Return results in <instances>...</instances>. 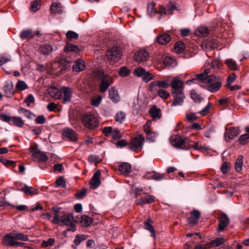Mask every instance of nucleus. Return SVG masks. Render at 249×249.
<instances>
[{"mask_svg": "<svg viewBox=\"0 0 249 249\" xmlns=\"http://www.w3.org/2000/svg\"><path fill=\"white\" fill-rule=\"evenodd\" d=\"M53 223L61 226L64 225L69 226L66 231L74 232L76 231L75 220L71 213L64 214L63 216H59L56 213L53 218Z\"/></svg>", "mask_w": 249, "mask_h": 249, "instance_id": "f257e3e1", "label": "nucleus"}, {"mask_svg": "<svg viewBox=\"0 0 249 249\" xmlns=\"http://www.w3.org/2000/svg\"><path fill=\"white\" fill-rule=\"evenodd\" d=\"M92 76L96 78L101 80L100 85V91L105 92L108 87L113 83L112 77L105 74L102 71L96 70L92 72Z\"/></svg>", "mask_w": 249, "mask_h": 249, "instance_id": "f03ea898", "label": "nucleus"}, {"mask_svg": "<svg viewBox=\"0 0 249 249\" xmlns=\"http://www.w3.org/2000/svg\"><path fill=\"white\" fill-rule=\"evenodd\" d=\"M207 83L208 84L207 89L211 92L218 91L222 85L221 78L213 75H210L208 77Z\"/></svg>", "mask_w": 249, "mask_h": 249, "instance_id": "7ed1b4c3", "label": "nucleus"}, {"mask_svg": "<svg viewBox=\"0 0 249 249\" xmlns=\"http://www.w3.org/2000/svg\"><path fill=\"white\" fill-rule=\"evenodd\" d=\"M123 55L122 49L118 46H115L107 51L106 56L108 60L113 62H118L121 59Z\"/></svg>", "mask_w": 249, "mask_h": 249, "instance_id": "20e7f679", "label": "nucleus"}, {"mask_svg": "<svg viewBox=\"0 0 249 249\" xmlns=\"http://www.w3.org/2000/svg\"><path fill=\"white\" fill-rule=\"evenodd\" d=\"M133 74L136 76L142 78L145 82H148L153 79L155 77L153 74L149 71H147L145 69L141 67L136 68L134 69Z\"/></svg>", "mask_w": 249, "mask_h": 249, "instance_id": "39448f33", "label": "nucleus"}, {"mask_svg": "<svg viewBox=\"0 0 249 249\" xmlns=\"http://www.w3.org/2000/svg\"><path fill=\"white\" fill-rule=\"evenodd\" d=\"M82 121L84 125L90 129L96 127L98 124L97 119L92 114L84 115L82 118Z\"/></svg>", "mask_w": 249, "mask_h": 249, "instance_id": "423d86ee", "label": "nucleus"}, {"mask_svg": "<svg viewBox=\"0 0 249 249\" xmlns=\"http://www.w3.org/2000/svg\"><path fill=\"white\" fill-rule=\"evenodd\" d=\"M30 151L33 154V156L39 162L47 161V154L46 152H42L36 144L33 145L30 147Z\"/></svg>", "mask_w": 249, "mask_h": 249, "instance_id": "0eeeda50", "label": "nucleus"}, {"mask_svg": "<svg viewBox=\"0 0 249 249\" xmlns=\"http://www.w3.org/2000/svg\"><path fill=\"white\" fill-rule=\"evenodd\" d=\"M144 141V138L142 135L138 136L130 142L128 147L133 151H138L142 148Z\"/></svg>", "mask_w": 249, "mask_h": 249, "instance_id": "6e6552de", "label": "nucleus"}, {"mask_svg": "<svg viewBox=\"0 0 249 249\" xmlns=\"http://www.w3.org/2000/svg\"><path fill=\"white\" fill-rule=\"evenodd\" d=\"M170 86L172 88V94L179 92H183V82L177 77H175L172 80Z\"/></svg>", "mask_w": 249, "mask_h": 249, "instance_id": "1a4fd4ad", "label": "nucleus"}, {"mask_svg": "<svg viewBox=\"0 0 249 249\" xmlns=\"http://www.w3.org/2000/svg\"><path fill=\"white\" fill-rule=\"evenodd\" d=\"M218 221L219 222L218 227L217 231L218 232L223 231L226 227H227L230 224V219L228 216L225 213H223L220 215L218 217Z\"/></svg>", "mask_w": 249, "mask_h": 249, "instance_id": "9d476101", "label": "nucleus"}, {"mask_svg": "<svg viewBox=\"0 0 249 249\" xmlns=\"http://www.w3.org/2000/svg\"><path fill=\"white\" fill-rule=\"evenodd\" d=\"M172 144L176 148L178 149H185L183 147L187 139H183L179 136L176 135L172 136L170 138Z\"/></svg>", "mask_w": 249, "mask_h": 249, "instance_id": "9b49d317", "label": "nucleus"}, {"mask_svg": "<svg viewBox=\"0 0 249 249\" xmlns=\"http://www.w3.org/2000/svg\"><path fill=\"white\" fill-rule=\"evenodd\" d=\"M61 94H63L62 102L64 104L70 102L71 100L73 90L72 88L68 87L62 86L61 87Z\"/></svg>", "mask_w": 249, "mask_h": 249, "instance_id": "f8f14e48", "label": "nucleus"}, {"mask_svg": "<svg viewBox=\"0 0 249 249\" xmlns=\"http://www.w3.org/2000/svg\"><path fill=\"white\" fill-rule=\"evenodd\" d=\"M149 57L148 53L145 50H140L137 52L134 56V59L136 62L141 63L146 61Z\"/></svg>", "mask_w": 249, "mask_h": 249, "instance_id": "ddd939ff", "label": "nucleus"}, {"mask_svg": "<svg viewBox=\"0 0 249 249\" xmlns=\"http://www.w3.org/2000/svg\"><path fill=\"white\" fill-rule=\"evenodd\" d=\"M101 174L100 170H97L93 174L90 180V188L92 189H96L101 184L100 177Z\"/></svg>", "mask_w": 249, "mask_h": 249, "instance_id": "4468645a", "label": "nucleus"}, {"mask_svg": "<svg viewBox=\"0 0 249 249\" xmlns=\"http://www.w3.org/2000/svg\"><path fill=\"white\" fill-rule=\"evenodd\" d=\"M239 133L240 130L237 128L230 127L229 129H226L225 133V140L226 141H229L237 137Z\"/></svg>", "mask_w": 249, "mask_h": 249, "instance_id": "2eb2a0df", "label": "nucleus"}, {"mask_svg": "<svg viewBox=\"0 0 249 249\" xmlns=\"http://www.w3.org/2000/svg\"><path fill=\"white\" fill-rule=\"evenodd\" d=\"M156 197L153 195H148L141 197L136 200V204L142 206L146 204H150L155 202Z\"/></svg>", "mask_w": 249, "mask_h": 249, "instance_id": "dca6fc26", "label": "nucleus"}, {"mask_svg": "<svg viewBox=\"0 0 249 249\" xmlns=\"http://www.w3.org/2000/svg\"><path fill=\"white\" fill-rule=\"evenodd\" d=\"M176 7L174 3H171L165 7L160 6L159 10V13L161 15H172Z\"/></svg>", "mask_w": 249, "mask_h": 249, "instance_id": "f3484780", "label": "nucleus"}, {"mask_svg": "<svg viewBox=\"0 0 249 249\" xmlns=\"http://www.w3.org/2000/svg\"><path fill=\"white\" fill-rule=\"evenodd\" d=\"M191 216L187 218V222L189 224L195 225L200 217V213L196 209H194L190 213Z\"/></svg>", "mask_w": 249, "mask_h": 249, "instance_id": "a211bd4d", "label": "nucleus"}, {"mask_svg": "<svg viewBox=\"0 0 249 249\" xmlns=\"http://www.w3.org/2000/svg\"><path fill=\"white\" fill-rule=\"evenodd\" d=\"M50 11L51 14L56 16L63 13V7L59 2H53L50 6Z\"/></svg>", "mask_w": 249, "mask_h": 249, "instance_id": "6ab92c4d", "label": "nucleus"}, {"mask_svg": "<svg viewBox=\"0 0 249 249\" xmlns=\"http://www.w3.org/2000/svg\"><path fill=\"white\" fill-rule=\"evenodd\" d=\"M172 96L174 97V99L172 106H181L182 105L184 99L185 98V95L183 92L172 94Z\"/></svg>", "mask_w": 249, "mask_h": 249, "instance_id": "aec40b11", "label": "nucleus"}, {"mask_svg": "<svg viewBox=\"0 0 249 249\" xmlns=\"http://www.w3.org/2000/svg\"><path fill=\"white\" fill-rule=\"evenodd\" d=\"M16 240L12 232L9 234H6L3 239L2 244L5 246L10 247H14L15 245Z\"/></svg>", "mask_w": 249, "mask_h": 249, "instance_id": "412c9836", "label": "nucleus"}, {"mask_svg": "<svg viewBox=\"0 0 249 249\" xmlns=\"http://www.w3.org/2000/svg\"><path fill=\"white\" fill-rule=\"evenodd\" d=\"M131 166L127 162H121L119 165L118 170L124 176L128 175L131 172Z\"/></svg>", "mask_w": 249, "mask_h": 249, "instance_id": "4be33fe9", "label": "nucleus"}, {"mask_svg": "<svg viewBox=\"0 0 249 249\" xmlns=\"http://www.w3.org/2000/svg\"><path fill=\"white\" fill-rule=\"evenodd\" d=\"M48 93L50 96L56 99H60L61 97V89L59 90L54 86L48 88Z\"/></svg>", "mask_w": 249, "mask_h": 249, "instance_id": "5701e85b", "label": "nucleus"}, {"mask_svg": "<svg viewBox=\"0 0 249 249\" xmlns=\"http://www.w3.org/2000/svg\"><path fill=\"white\" fill-rule=\"evenodd\" d=\"M151 124L152 121L149 120L143 126V129L146 134L147 138L149 140H152V139L155 136V133H152V128L151 127Z\"/></svg>", "mask_w": 249, "mask_h": 249, "instance_id": "b1692460", "label": "nucleus"}, {"mask_svg": "<svg viewBox=\"0 0 249 249\" xmlns=\"http://www.w3.org/2000/svg\"><path fill=\"white\" fill-rule=\"evenodd\" d=\"M149 112L154 121L159 120L161 118V110L160 108H158L156 106L152 107L150 108Z\"/></svg>", "mask_w": 249, "mask_h": 249, "instance_id": "393cba45", "label": "nucleus"}, {"mask_svg": "<svg viewBox=\"0 0 249 249\" xmlns=\"http://www.w3.org/2000/svg\"><path fill=\"white\" fill-rule=\"evenodd\" d=\"M63 135L72 142H75L77 140L76 134L71 129L66 128L63 131Z\"/></svg>", "mask_w": 249, "mask_h": 249, "instance_id": "a878e982", "label": "nucleus"}, {"mask_svg": "<svg viewBox=\"0 0 249 249\" xmlns=\"http://www.w3.org/2000/svg\"><path fill=\"white\" fill-rule=\"evenodd\" d=\"M85 67V61L83 59H79L72 66V71L79 72L84 70Z\"/></svg>", "mask_w": 249, "mask_h": 249, "instance_id": "bb28decb", "label": "nucleus"}, {"mask_svg": "<svg viewBox=\"0 0 249 249\" xmlns=\"http://www.w3.org/2000/svg\"><path fill=\"white\" fill-rule=\"evenodd\" d=\"M109 96L110 99L114 103H118L120 100L118 90L114 87H111L109 90Z\"/></svg>", "mask_w": 249, "mask_h": 249, "instance_id": "cd10ccee", "label": "nucleus"}, {"mask_svg": "<svg viewBox=\"0 0 249 249\" xmlns=\"http://www.w3.org/2000/svg\"><path fill=\"white\" fill-rule=\"evenodd\" d=\"M209 33V30L206 26H200L197 28L195 32L196 36L198 37H205Z\"/></svg>", "mask_w": 249, "mask_h": 249, "instance_id": "c85d7f7f", "label": "nucleus"}, {"mask_svg": "<svg viewBox=\"0 0 249 249\" xmlns=\"http://www.w3.org/2000/svg\"><path fill=\"white\" fill-rule=\"evenodd\" d=\"M14 86L11 81H8L5 83L4 86V91L7 97H10L13 95Z\"/></svg>", "mask_w": 249, "mask_h": 249, "instance_id": "c756f323", "label": "nucleus"}, {"mask_svg": "<svg viewBox=\"0 0 249 249\" xmlns=\"http://www.w3.org/2000/svg\"><path fill=\"white\" fill-rule=\"evenodd\" d=\"M20 191L24 192L27 196H33L37 194V190L33 187H29L25 185L23 187L20 189Z\"/></svg>", "mask_w": 249, "mask_h": 249, "instance_id": "7c9ffc66", "label": "nucleus"}, {"mask_svg": "<svg viewBox=\"0 0 249 249\" xmlns=\"http://www.w3.org/2000/svg\"><path fill=\"white\" fill-rule=\"evenodd\" d=\"M225 242V240L223 238H217L212 240L206 244V248H211L214 247H218Z\"/></svg>", "mask_w": 249, "mask_h": 249, "instance_id": "2f4dec72", "label": "nucleus"}, {"mask_svg": "<svg viewBox=\"0 0 249 249\" xmlns=\"http://www.w3.org/2000/svg\"><path fill=\"white\" fill-rule=\"evenodd\" d=\"M152 223L153 222L150 219H147L144 221V225L145 229L149 231L151 233V236L155 238V230L152 226Z\"/></svg>", "mask_w": 249, "mask_h": 249, "instance_id": "473e14b6", "label": "nucleus"}, {"mask_svg": "<svg viewBox=\"0 0 249 249\" xmlns=\"http://www.w3.org/2000/svg\"><path fill=\"white\" fill-rule=\"evenodd\" d=\"M12 122L14 126L19 128L22 127L24 124L23 119L21 117L17 116H12Z\"/></svg>", "mask_w": 249, "mask_h": 249, "instance_id": "72a5a7b5", "label": "nucleus"}, {"mask_svg": "<svg viewBox=\"0 0 249 249\" xmlns=\"http://www.w3.org/2000/svg\"><path fill=\"white\" fill-rule=\"evenodd\" d=\"M52 69L53 70L52 71L54 74H58L62 71L64 67L61 65L60 62L57 61L53 62L52 65Z\"/></svg>", "mask_w": 249, "mask_h": 249, "instance_id": "f704fd0d", "label": "nucleus"}, {"mask_svg": "<svg viewBox=\"0 0 249 249\" xmlns=\"http://www.w3.org/2000/svg\"><path fill=\"white\" fill-rule=\"evenodd\" d=\"M171 40L170 36L166 34L160 35L157 38L158 42L161 45L167 44Z\"/></svg>", "mask_w": 249, "mask_h": 249, "instance_id": "c9c22d12", "label": "nucleus"}, {"mask_svg": "<svg viewBox=\"0 0 249 249\" xmlns=\"http://www.w3.org/2000/svg\"><path fill=\"white\" fill-rule=\"evenodd\" d=\"M81 226L84 227L89 226L92 222V219L91 217L84 215L81 217L80 221Z\"/></svg>", "mask_w": 249, "mask_h": 249, "instance_id": "e433bc0d", "label": "nucleus"}, {"mask_svg": "<svg viewBox=\"0 0 249 249\" xmlns=\"http://www.w3.org/2000/svg\"><path fill=\"white\" fill-rule=\"evenodd\" d=\"M213 28L214 31L216 33H222L225 31L224 27L221 21H214Z\"/></svg>", "mask_w": 249, "mask_h": 249, "instance_id": "4c0bfd02", "label": "nucleus"}, {"mask_svg": "<svg viewBox=\"0 0 249 249\" xmlns=\"http://www.w3.org/2000/svg\"><path fill=\"white\" fill-rule=\"evenodd\" d=\"M87 238V236L84 234H78L77 235L74 241L75 245H72V247L74 249H76L77 246L80 245L82 242L85 240Z\"/></svg>", "mask_w": 249, "mask_h": 249, "instance_id": "58836bf2", "label": "nucleus"}, {"mask_svg": "<svg viewBox=\"0 0 249 249\" xmlns=\"http://www.w3.org/2000/svg\"><path fill=\"white\" fill-rule=\"evenodd\" d=\"M12 233L13 234L15 240H20L24 241H27L28 240L27 235L20 232H18L16 231H14Z\"/></svg>", "mask_w": 249, "mask_h": 249, "instance_id": "ea45409f", "label": "nucleus"}, {"mask_svg": "<svg viewBox=\"0 0 249 249\" xmlns=\"http://www.w3.org/2000/svg\"><path fill=\"white\" fill-rule=\"evenodd\" d=\"M34 35L32 34L31 30H27L23 31L20 34V37L22 39H26L31 38L33 37Z\"/></svg>", "mask_w": 249, "mask_h": 249, "instance_id": "a19ab883", "label": "nucleus"}, {"mask_svg": "<svg viewBox=\"0 0 249 249\" xmlns=\"http://www.w3.org/2000/svg\"><path fill=\"white\" fill-rule=\"evenodd\" d=\"M225 64L231 70L235 71L237 69L236 62L232 59H228L225 61Z\"/></svg>", "mask_w": 249, "mask_h": 249, "instance_id": "79ce46f5", "label": "nucleus"}, {"mask_svg": "<svg viewBox=\"0 0 249 249\" xmlns=\"http://www.w3.org/2000/svg\"><path fill=\"white\" fill-rule=\"evenodd\" d=\"M126 114L124 112H118L114 117L115 120L117 122L122 123L125 119Z\"/></svg>", "mask_w": 249, "mask_h": 249, "instance_id": "37998d69", "label": "nucleus"}, {"mask_svg": "<svg viewBox=\"0 0 249 249\" xmlns=\"http://www.w3.org/2000/svg\"><path fill=\"white\" fill-rule=\"evenodd\" d=\"M243 157L242 156H238L235 163V169L237 172L240 171L242 169Z\"/></svg>", "mask_w": 249, "mask_h": 249, "instance_id": "c03bdc74", "label": "nucleus"}, {"mask_svg": "<svg viewBox=\"0 0 249 249\" xmlns=\"http://www.w3.org/2000/svg\"><path fill=\"white\" fill-rule=\"evenodd\" d=\"M156 4L154 2H149L147 4V13L152 16L156 13L157 11L155 8Z\"/></svg>", "mask_w": 249, "mask_h": 249, "instance_id": "a18cd8bd", "label": "nucleus"}, {"mask_svg": "<svg viewBox=\"0 0 249 249\" xmlns=\"http://www.w3.org/2000/svg\"><path fill=\"white\" fill-rule=\"evenodd\" d=\"M10 61L11 57L9 55L6 53L0 54V66Z\"/></svg>", "mask_w": 249, "mask_h": 249, "instance_id": "49530a36", "label": "nucleus"}, {"mask_svg": "<svg viewBox=\"0 0 249 249\" xmlns=\"http://www.w3.org/2000/svg\"><path fill=\"white\" fill-rule=\"evenodd\" d=\"M64 51L66 52H73L77 53L79 52V49L77 46L71 44H67L64 48Z\"/></svg>", "mask_w": 249, "mask_h": 249, "instance_id": "de8ad7c7", "label": "nucleus"}, {"mask_svg": "<svg viewBox=\"0 0 249 249\" xmlns=\"http://www.w3.org/2000/svg\"><path fill=\"white\" fill-rule=\"evenodd\" d=\"M16 88L19 90H23L28 88L27 85L22 80H18L16 84Z\"/></svg>", "mask_w": 249, "mask_h": 249, "instance_id": "09e8293b", "label": "nucleus"}, {"mask_svg": "<svg viewBox=\"0 0 249 249\" xmlns=\"http://www.w3.org/2000/svg\"><path fill=\"white\" fill-rule=\"evenodd\" d=\"M185 48L184 44L181 41L177 42L175 46V50L178 53H182Z\"/></svg>", "mask_w": 249, "mask_h": 249, "instance_id": "8fccbe9b", "label": "nucleus"}, {"mask_svg": "<svg viewBox=\"0 0 249 249\" xmlns=\"http://www.w3.org/2000/svg\"><path fill=\"white\" fill-rule=\"evenodd\" d=\"M222 65L220 60L219 59H215L212 61L211 67L212 69L218 70Z\"/></svg>", "mask_w": 249, "mask_h": 249, "instance_id": "3c124183", "label": "nucleus"}, {"mask_svg": "<svg viewBox=\"0 0 249 249\" xmlns=\"http://www.w3.org/2000/svg\"><path fill=\"white\" fill-rule=\"evenodd\" d=\"M212 106V104L211 103H208L207 106L203 109L198 111L197 113L203 116L207 115L210 112V109Z\"/></svg>", "mask_w": 249, "mask_h": 249, "instance_id": "603ef678", "label": "nucleus"}, {"mask_svg": "<svg viewBox=\"0 0 249 249\" xmlns=\"http://www.w3.org/2000/svg\"><path fill=\"white\" fill-rule=\"evenodd\" d=\"M102 100V97L101 95H98L91 100V105L97 107L100 104Z\"/></svg>", "mask_w": 249, "mask_h": 249, "instance_id": "864d4df0", "label": "nucleus"}, {"mask_svg": "<svg viewBox=\"0 0 249 249\" xmlns=\"http://www.w3.org/2000/svg\"><path fill=\"white\" fill-rule=\"evenodd\" d=\"M158 95L161 98L166 99L168 98L170 94L169 92L163 89H160L158 92Z\"/></svg>", "mask_w": 249, "mask_h": 249, "instance_id": "5fc2aeb1", "label": "nucleus"}, {"mask_svg": "<svg viewBox=\"0 0 249 249\" xmlns=\"http://www.w3.org/2000/svg\"><path fill=\"white\" fill-rule=\"evenodd\" d=\"M239 143L241 144H245L249 142V134H245L241 135L239 138Z\"/></svg>", "mask_w": 249, "mask_h": 249, "instance_id": "6e6d98bb", "label": "nucleus"}, {"mask_svg": "<svg viewBox=\"0 0 249 249\" xmlns=\"http://www.w3.org/2000/svg\"><path fill=\"white\" fill-rule=\"evenodd\" d=\"M190 95L191 98L195 102H200L201 100V98L200 96L194 90L191 91Z\"/></svg>", "mask_w": 249, "mask_h": 249, "instance_id": "4d7b16f0", "label": "nucleus"}, {"mask_svg": "<svg viewBox=\"0 0 249 249\" xmlns=\"http://www.w3.org/2000/svg\"><path fill=\"white\" fill-rule=\"evenodd\" d=\"M0 161L4 165L7 166L15 167L16 165V163L15 161L10 160H7L5 159H0Z\"/></svg>", "mask_w": 249, "mask_h": 249, "instance_id": "13d9d810", "label": "nucleus"}, {"mask_svg": "<svg viewBox=\"0 0 249 249\" xmlns=\"http://www.w3.org/2000/svg\"><path fill=\"white\" fill-rule=\"evenodd\" d=\"M230 163L227 162H224L220 168V170L223 174H226L230 169Z\"/></svg>", "mask_w": 249, "mask_h": 249, "instance_id": "bf43d9fd", "label": "nucleus"}, {"mask_svg": "<svg viewBox=\"0 0 249 249\" xmlns=\"http://www.w3.org/2000/svg\"><path fill=\"white\" fill-rule=\"evenodd\" d=\"M111 136L113 139H119L122 137L121 132L117 129L113 128Z\"/></svg>", "mask_w": 249, "mask_h": 249, "instance_id": "052dcab7", "label": "nucleus"}, {"mask_svg": "<svg viewBox=\"0 0 249 249\" xmlns=\"http://www.w3.org/2000/svg\"><path fill=\"white\" fill-rule=\"evenodd\" d=\"M236 79V76L235 73L232 72L228 77L227 80V86L231 85Z\"/></svg>", "mask_w": 249, "mask_h": 249, "instance_id": "680f3d73", "label": "nucleus"}, {"mask_svg": "<svg viewBox=\"0 0 249 249\" xmlns=\"http://www.w3.org/2000/svg\"><path fill=\"white\" fill-rule=\"evenodd\" d=\"M24 102L26 104L28 107H29L31 103H33L35 102L34 97L31 94H29L28 96L24 99Z\"/></svg>", "mask_w": 249, "mask_h": 249, "instance_id": "e2e57ef3", "label": "nucleus"}, {"mask_svg": "<svg viewBox=\"0 0 249 249\" xmlns=\"http://www.w3.org/2000/svg\"><path fill=\"white\" fill-rule=\"evenodd\" d=\"M130 72V71L126 67H123L121 68L119 71V75L121 76L124 77L128 75Z\"/></svg>", "mask_w": 249, "mask_h": 249, "instance_id": "0e129e2a", "label": "nucleus"}, {"mask_svg": "<svg viewBox=\"0 0 249 249\" xmlns=\"http://www.w3.org/2000/svg\"><path fill=\"white\" fill-rule=\"evenodd\" d=\"M0 120L7 123H9L10 121H12V117L6 114L1 113L0 115Z\"/></svg>", "mask_w": 249, "mask_h": 249, "instance_id": "69168bd1", "label": "nucleus"}, {"mask_svg": "<svg viewBox=\"0 0 249 249\" xmlns=\"http://www.w3.org/2000/svg\"><path fill=\"white\" fill-rule=\"evenodd\" d=\"M66 36L68 39H77L78 37V35L71 31H68L66 34Z\"/></svg>", "mask_w": 249, "mask_h": 249, "instance_id": "338daca9", "label": "nucleus"}, {"mask_svg": "<svg viewBox=\"0 0 249 249\" xmlns=\"http://www.w3.org/2000/svg\"><path fill=\"white\" fill-rule=\"evenodd\" d=\"M55 183H56V187L61 186L63 188L66 187L65 181L62 177L58 178L56 179V180L55 181Z\"/></svg>", "mask_w": 249, "mask_h": 249, "instance_id": "774afa93", "label": "nucleus"}]
</instances>
